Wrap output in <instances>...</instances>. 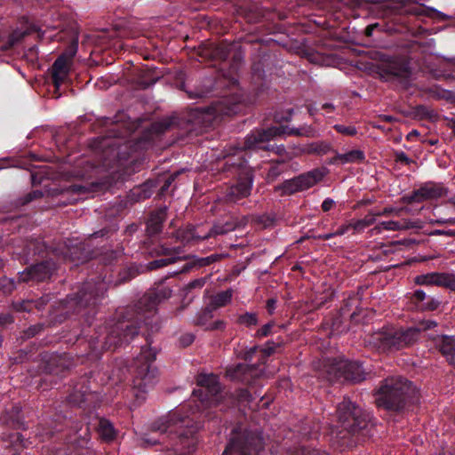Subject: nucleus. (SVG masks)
<instances>
[{
	"mask_svg": "<svg viewBox=\"0 0 455 455\" xmlns=\"http://www.w3.org/2000/svg\"><path fill=\"white\" fill-rule=\"evenodd\" d=\"M326 148H327L326 145H323V144H313V145H311L309 151L310 152H314V153H317V154H321V153H324L326 151Z\"/></svg>",
	"mask_w": 455,
	"mask_h": 455,
	"instance_id": "42",
	"label": "nucleus"
},
{
	"mask_svg": "<svg viewBox=\"0 0 455 455\" xmlns=\"http://www.w3.org/2000/svg\"><path fill=\"white\" fill-rule=\"evenodd\" d=\"M446 188L440 184H426L420 188L413 191L410 196L403 197L405 203L422 202L427 199H435L446 195Z\"/></svg>",
	"mask_w": 455,
	"mask_h": 455,
	"instance_id": "13",
	"label": "nucleus"
},
{
	"mask_svg": "<svg viewBox=\"0 0 455 455\" xmlns=\"http://www.w3.org/2000/svg\"><path fill=\"white\" fill-rule=\"evenodd\" d=\"M276 300L275 299H269L267 301V309L269 314H273L275 309Z\"/></svg>",
	"mask_w": 455,
	"mask_h": 455,
	"instance_id": "48",
	"label": "nucleus"
},
{
	"mask_svg": "<svg viewBox=\"0 0 455 455\" xmlns=\"http://www.w3.org/2000/svg\"><path fill=\"white\" fill-rule=\"evenodd\" d=\"M206 282H207V278L206 277H202V278L195 279V280L189 282L186 285L185 291H192L194 289H201V288H203Z\"/></svg>",
	"mask_w": 455,
	"mask_h": 455,
	"instance_id": "33",
	"label": "nucleus"
},
{
	"mask_svg": "<svg viewBox=\"0 0 455 455\" xmlns=\"http://www.w3.org/2000/svg\"><path fill=\"white\" fill-rule=\"evenodd\" d=\"M205 93L204 92H196V93H191L189 96L190 98H202V97H204Z\"/></svg>",
	"mask_w": 455,
	"mask_h": 455,
	"instance_id": "58",
	"label": "nucleus"
},
{
	"mask_svg": "<svg viewBox=\"0 0 455 455\" xmlns=\"http://www.w3.org/2000/svg\"><path fill=\"white\" fill-rule=\"evenodd\" d=\"M413 296L418 301H424L427 299V295L422 290L415 291Z\"/></svg>",
	"mask_w": 455,
	"mask_h": 455,
	"instance_id": "49",
	"label": "nucleus"
},
{
	"mask_svg": "<svg viewBox=\"0 0 455 455\" xmlns=\"http://www.w3.org/2000/svg\"><path fill=\"white\" fill-rule=\"evenodd\" d=\"M199 388L193 392V401L170 411L149 427L148 432L140 435V445L149 447L157 443L165 445L162 455H192L196 448L195 436L197 425L188 415L220 403L222 395L219 378L215 374H200Z\"/></svg>",
	"mask_w": 455,
	"mask_h": 455,
	"instance_id": "1",
	"label": "nucleus"
},
{
	"mask_svg": "<svg viewBox=\"0 0 455 455\" xmlns=\"http://www.w3.org/2000/svg\"><path fill=\"white\" fill-rule=\"evenodd\" d=\"M416 396L412 384L402 377L385 379L376 394V403L387 410L399 411Z\"/></svg>",
	"mask_w": 455,
	"mask_h": 455,
	"instance_id": "4",
	"label": "nucleus"
},
{
	"mask_svg": "<svg viewBox=\"0 0 455 455\" xmlns=\"http://www.w3.org/2000/svg\"><path fill=\"white\" fill-rule=\"evenodd\" d=\"M40 330V327L38 326H33V327H30L28 331H27V335L28 337L30 336H34L36 333H37Z\"/></svg>",
	"mask_w": 455,
	"mask_h": 455,
	"instance_id": "51",
	"label": "nucleus"
},
{
	"mask_svg": "<svg viewBox=\"0 0 455 455\" xmlns=\"http://www.w3.org/2000/svg\"><path fill=\"white\" fill-rule=\"evenodd\" d=\"M226 326V323L222 320H217L209 325L211 330H223Z\"/></svg>",
	"mask_w": 455,
	"mask_h": 455,
	"instance_id": "46",
	"label": "nucleus"
},
{
	"mask_svg": "<svg viewBox=\"0 0 455 455\" xmlns=\"http://www.w3.org/2000/svg\"><path fill=\"white\" fill-rule=\"evenodd\" d=\"M403 210V208L386 207L383 209L382 212H379L375 214H376V216L390 215V214L399 216Z\"/></svg>",
	"mask_w": 455,
	"mask_h": 455,
	"instance_id": "37",
	"label": "nucleus"
},
{
	"mask_svg": "<svg viewBox=\"0 0 455 455\" xmlns=\"http://www.w3.org/2000/svg\"><path fill=\"white\" fill-rule=\"evenodd\" d=\"M100 436L105 441H111L116 436V430L112 423L105 419H100L98 425Z\"/></svg>",
	"mask_w": 455,
	"mask_h": 455,
	"instance_id": "27",
	"label": "nucleus"
},
{
	"mask_svg": "<svg viewBox=\"0 0 455 455\" xmlns=\"http://www.w3.org/2000/svg\"><path fill=\"white\" fill-rule=\"evenodd\" d=\"M285 133L283 127H270L267 130H257L246 136L243 148L244 149H258L264 148L269 150V147L265 146L264 143L272 139Z\"/></svg>",
	"mask_w": 455,
	"mask_h": 455,
	"instance_id": "10",
	"label": "nucleus"
},
{
	"mask_svg": "<svg viewBox=\"0 0 455 455\" xmlns=\"http://www.w3.org/2000/svg\"><path fill=\"white\" fill-rule=\"evenodd\" d=\"M334 204H335V202L332 199L326 198L323 200V202L322 204V209L323 212H328L333 207Z\"/></svg>",
	"mask_w": 455,
	"mask_h": 455,
	"instance_id": "47",
	"label": "nucleus"
},
{
	"mask_svg": "<svg viewBox=\"0 0 455 455\" xmlns=\"http://www.w3.org/2000/svg\"><path fill=\"white\" fill-rule=\"evenodd\" d=\"M12 438L15 439L16 441H20V435L19 433H15L12 435Z\"/></svg>",
	"mask_w": 455,
	"mask_h": 455,
	"instance_id": "61",
	"label": "nucleus"
},
{
	"mask_svg": "<svg viewBox=\"0 0 455 455\" xmlns=\"http://www.w3.org/2000/svg\"><path fill=\"white\" fill-rule=\"evenodd\" d=\"M350 229H353V223L352 221L348 222V223H346V224H343L341 225L336 231V235L337 236H340V235H343L345 234H347Z\"/></svg>",
	"mask_w": 455,
	"mask_h": 455,
	"instance_id": "41",
	"label": "nucleus"
},
{
	"mask_svg": "<svg viewBox=\"0 0 455 455\" xmlns=\"http://www.w3.org/2000/svg\"><path fill=\"white\" fill-rule=\"evenodd\" d=\"M273 353H274L273 347H267V348L263 349V354L265 356H269Z\"/></svg>",
	"mask_w": 455,
	"mask_h": 455,
	"instance_id": "55",
	"label": "nucleus"
},
{
	"mask_svg": "<svg viewBox=\"0 0 455 455\" xmlns=\"http://www.w3.org/2000/svg\"><path fill=\"white\" fill-rule=\"evenodd\" d=\"M237 323L241 325L251 327L258 323V316L256 313L246 312L240 315L237 319Z\"/></svg>",
	"mask_w": 455,
	"mask_h": 455,
	"instance_id": "31",
	"label": "nucleus"
},
{
	"mask_svg": "<svg viewBox=\"0 0 455 455\" xmlns=\"http://www.w3.org/2000/svg\"><path fill=\"white\" fill-rule=\"evenodd\" d=\"M233 291L232 290H226L220 291L212 297L211 301L209 302L207 308L211 311L216 310L220 307H225L229 304L232 300Z\"/></svg>",
	"mask_w": 455,
	"mask_h": 455,
	"instance_id": "26",
	"label": "nucleus"
},
{
	"mask_svg": "<svg viewBox=\"0 0 455 455\" xmlns=\"http://www.w3.org/2000/svg\"><path fill=\"white\" fill-rule=\"evenodd\" d=\"M396 156H397V159L400 162H403V163H405V164H409L410 163V158L403 152L397 153Z\"/></svg>",
	"mask_w": 455,
	"mask_h": 455,
	"instance_id": "50",
	"label": "nucleus"
},
{
	"mask_svg": "<svg viewBox=\"0 0 455 455\" xmlns=\"http://www.w3.org/2000/svg\"><path fill=\"white\" fill-rule=\"evenodd\" d=\"M12 321V319L11 315H5L4 316L0 315V323H10Z\"/></svg>",
	"mask_w": 455,
	"mask_h": 455,
	"instance_id": "53",
	"label": "nucleus"
},
{
	"mask_svg": "<svg viewBox=\"0 0 455 455\" xmlns=\"http://www.w3.org/2000/svg\"><path fill=\"white\" fill-rule=\"evenodd\" d=\"M0 284L4 288V292H10L14 288V283L10 279L2 280Z\"/></svg>",
	"mask_w": 455,
	"mask_h": 455,
	"instance_id": "43",
	"label": "nucleus"
},
{
	"mask_svg": "<svg viewBox=\"0 0 455 455\" xmlns=\"http://www.w3.org/2000/svg\"><path fill=\"white\" fill-rule=\"evenodd\" d=\"M284 151H285V148H284V147H283V146H282V145H281V146L276 147V152H277L278 154H282V153H283V152H284Z\"/></svg>",
	"mask_w": 455,
	"mask_h": 455,
	"instance_id": "60",
	"label": "nucleus"
},
{
	"mask_svg": "<svg viewBox=\"0 0 455 455\" xmlns=\"http://www.w3.org/2000/svg\"><path fill=\"white\" fill-rule=\"evenodd\" d=\"M416 283L419 285H438L445 287H455V275L445 273L432 272L420 275L415 278Z\"/></svg>",
	"mask_w": 455,
	"mask_h": 455,
	"instance_id": "18",
	"label": "nucleus"
},
{
	"mask_svg": "<svg viewBox=\"0 0 455 455\" xmlns=\"http://www.w3.org/2000/svg\"><path fill=\"white\" fill-rule=\"evenodd\" d=\"M436 325V322L433 320H424L417 326L406 329L386 326L373 332L370 336L368 343L379 351L395 352L414 344L422 331L432 329Z\"/></svg>",
	"mask_w": 455,
	"mask_h": 455,
	"instance_id": "2",
	"label": "nucleus"
},
{
	"mask_svg": "<svg viewBox=\"0 0 455 455\" xmlns=\"http://www.w3.org/2000/svg\"><path fill=\"white\" fill-rule=\"evenodd\" d=\"M156 351L148 345L143 346L132 363V386L138 400H144L146 394L157 382V369L153 365Z\"/></svg>",
	"mask_w": 455,
	"mask_h": 455,
	"instance_id": "3",
	"label": "nucleus"
},
{
	"mask_svg": "<svg viewBox=\"0 0 455 455\" xmlns=\"http://www.w3.org/2000/svg\"><path fill=\"white\" fill-rule=\"evenodd\" d=\"M386 70L393 76V78L399 80L404 85L409 83L411 71L406 63L402 61H392L388 63Z\"/></svg>",
	"mask_w": 455,
	"mask_h": 455,
	"instance_id": "22",
	"label": "nucleus"
},
{
	"mask_svg": "<svg viewBox=\"0 0 455 455\" xmlns=\"http://www.w3.org/2000/svg\"><path fill=\"white\" fill-rule=\"evenodd\" d=\"M42 193L39 192V191H35L33 194H29L28 196V198H27V202H30L31 200H33L34 198L37 197L38 196H41Z\"/></svg>",
	"mask_w": 455,
	"mask_h": 455,
	"instance_id": "54",
	"label": "nucleus"
},
{
	"mask_svg": "<svg viewBox=\"0 0 455 455\" xmlns=\"http://www.w3.org/2000/svg\"><path fill=\"white\" fill-rule=\"evenodd\" d=\"M417 222H412L409 220H403L401 221L387 220L378 223L371 230V235L380 234L383 230L397 231L407 230L411 228H419Z\"/></svg>",
	"mask_w": 455,
	"mask_h": 455,
	"instance_id": "21",
	"label": "nucleus"
},
{
	"mask_svg": "<svg viewBox=\"0 0 455 455\" xmlns=\"http://www.w3.org/2000/svg\"><path fill=\"white\" fill-rule=\"evenodd\" d=\"M440 302L437 299H430L429 301H427L423 307L429 310H435L438 307Z\"/></svg>",
	"mask_w": 455,
	"mask_h": 455,
	"instance_id": "45",
	"label": "nucleus"
},
{
	"mask_svg": "<svg viewBox=\"0 0 455 455\" xmlns=\"http://www.w3.org/2000/svg\"><path fill=\"white\" fill-rule=\"evenodd\" d=\"M446 221H447V224H455V219L454 218L446 219Z\"/></svg>",
	"mask_w": 455,
	"mask_h": 455,
	"instance_id": "64",
	"label": "nucleus"
},
{
	"mask_svg": "<svg viewBox=\"0 0 455 455\" xmlns=\"http://www.w3.org/2000/svg\"><path fill=\"white\" fill-rule=\"evenodd\" d=\"M174 261H175L174 258H166V259H156V260H154V261H152L150 263V267L151 268H160V267H163L167 266L169 264H172Z\"/></svg>",
	"mask_w": 455,
	"mask_h": 455,
	"instance_id": "36",
	"label": "nucleus"
},
{
	"mask_svg": "<svg viewBox=\"0 0 455 455\" xmlns=\"http://www.w3.org/2000/svg\"><path fill=\"white\" fill-rule=\"evenodd\" d=\"M376 220V214L369 213L363 219L352 221L353 230L356 233L363 231Z\"/></svg>",
	"mask_w": 455,
	"mask_h": 455,
	"instance_id": "30",
	"label": "nucleus"
},
{
	"mask_svg": "<svg viewBox=\"0 0 455 455\" xmlns=\"http://www.w3.org/2000/svg\"><path fill=\"white\" fill-rule=\"evenodd\" d=\"M171 249L170 248H167V247H162L161 248V252L164 255H170L171 254Z\"/></svg>",
	"mask_w": 455,
	"mask_h": 455,
	"instance_id": "59",
	"label": "nucleus"
},
{
	"mask_svg": "<svg viewBox=\"0 0 455 455\" xmlns=\"http://www.w3.org/2000/svg\"><path fill=\"white\" fill-rule=\"evenodd\" d=\"M334 236H337L335 232H332V233H327V234H324V235H322V237H323V239H325V240H329V239H331V238H332V237H334Z\"/></svg>",
	"mask_w": 455,
	"mask_h": 455,
	"instance_id": "56",
	"label": "nucleus"
},
{
	"mask_svg": "<svg viewBox=\"0 0 455 455\" xmlns=\"http://www.w3.org/2000/svg\"><path fill=\"white\" fill-rule=\"evenodd\" d=\"M170 126V123L167 121L157 122L153 124L152 130L156 132H164Z\"/></svg>",
	"mask_w": 455,
	"mask_h": 455,
	"instance_id": "39",
	"label": "nucleus"
},
{
	"mask_svg": "<svg viewBox=\"0 0 455 455\" xmlns=\"http://www.w3.org/2000/svg\"><path fill=\"white\" fill-rule=\"evenodd\" d=\"M264 448V441L260 433L234 431L223 455H258Z\"/></svg>",
	"mask_w": 455,
	"mask_h": 455,
	"instance_id": "6",
	"label": "nucleus"
},
{
	"mask_svg": "<svg viewBox=\"0 0 455 455\" xmlns=\"http://www.w3.org/2000/svg\"><path fill=\"white\" fill-rule=\"evenodd\" d=\"M166 218V208L153 212L147 223V231L149 235H155L162 231V225Z\"/></svg>",
	"mask_w": 455,
	"mask_h": 455,
	"instance_id": "24",
	"label": "nucleus"
},
{
	"mask_svg": "<svg viewBox=\"0 0 455 455\" xmlns=\"http://www.w3.org/2000/svg\"><path fill=\"white\" fill-rule=\"evenodd\" d=\"M28 34V30L16 29L14 30L8 40L0 44V51L5 52L18 44L26 35Z\"/></svg>",
	"mask_w": 455,
	"mask_h": 455,
	"instance_id": "28",
	"label": "nucleus"
},
{
	"mask_svg": "<svg viewBox=\"0 0 455 455\" xmlns=\"http://www.w3.org/2000/svg\"><path fill=\"white\" fill-rule=\"evenodd\" d=\"M330 380H348L360 382L365 379V371L361 363L347 359L333 362L327 370Z\"/></svg>",
	"mask_w": 455,
	"mask_h": 455,
	"instance_id": "8",
	"label": "nucleus"
},
{
	"mask_svg": "<svg viewBox=\"0 0 455 455\" xmlns=\"http://www.w3.org/2000/svg\"><path fill=\"white\" fill-rule=\"evenodd\" d=\"M69 401H70L71 403H73L76 404V405H80V404H81V403H83V402H84V398H82V399L78 400V399H76V395L74 394V395H71L69 396Z\"/></svg>",
	"mask_w": 455,
	"mask_h": 455,
	"instance_id": "52",
	"label": "nucleus"
},
{
	"mask_svg": "<svg viewBox=\"0 0 455 455\" xmlns=\"http://www.w3.org/2000/svg\"><path fill=\"white\" fill-rule=\"evenodd\" d=\"M75 51L70 54H62L53 63L51 73L54 86L58 89L66 80L70 70V65Z\"/></svg>",
	"mask_w": 455,
	"mask_h": 455,
	"instance_id": "14",
	"label": "nucleus"
},
{
	"mask_svg": "<svg viewBox=\"0 0 455 455\" xmlns=\"http://www.w3.org/2000/svg\"><path fill=\"white\" fill-rule=\"evenodd\" d=\"M215 112L220 115H233L239 111V107L236 103H230L227 99L220 100L215 107Z\"/></svg>",
	"mask_w": 455,
	"mask_h": 455,
	"instance_id": "29",
	"label": "nucleus"
},
{
	"mask_svg": "<svg viewBox=\"0 0 455 455\" xmlns=\"http://www.w3.org/2000/svg\"><path fill=\"white\" fill-rule=\"evenodd\" d=\"M172 291L168 286H158L145 294L139 301L137 321L148 324V319L156 312L157 305L171 297Z\"/></svg>",
	"mask_w": 455,
	"mask_h": 455,
	"instance_id": "9",
	"label": "nucleus"
},
{
	"mask_svg": "<svg viewBox=\"0 0 455 455\" xmlns=\"http://www.w3.org/2000/svg\"><path fill=\"white\" fill-rule=\"evenodd\" d=\"M289 134L299 135V136H314L315 131L311 127L291 129L288 132Z\"/></svg>",
	"mask_w": 455,
	"mask_h": 455,
	"instance_id": "34",
	"label": "nucleus"
},
{
	"mask_svg": "<svg viewBox=\"0 0 455 455\" xmlns=\"http://www.w3.org/2000/svg\"><path fill=\"white\" fill-rule=\"evenodd\" d=\"M334 129L344 135L354 136L357 133V130L353 125L335 124Z\"/></svg>",
	"mask_w": 455,
	"mask_h": 455,
	"instance_id": "32",
	"label": "nucleus"
},
{
	"mask_svg": "<svg viewBox=\"0 0 455 455\" xmlns=\"http://www.w3.org/2000/svg\"><path fill=\"white\" fill-rule=\"evenodd\" d=\"M419 135V132L415 130H413L412 132H411L409 134H408V137L411 138L412 136H417Z\"/></svg>",
	"mask_w": 455,
	"mask_h": 455,
	"instance_id": "62",
	"label": "nucleus"
},
{
	"mask_svg": "<svg viewBox=\"0 0 455 455\" xmlns=\"http://www.w3.org/2000/svg\"><path fill=\"white\" fill-rule=\"evenodd\" d=\"M364 160V153L360 149L350 150L344 154H337L333 158L334 164L361 163Z\"/></svg>",
	"mask_w": 455,
	"mask_h": 455,
	"instance_id": "25",
	"label": "nucleus"
},
{
	"mask_svg": "<svg viewBox=\"0 0 455 455\" xmlns=\"http://www.w3.org/2000/svg\"><path fill=\"white\" fill-rule=\"evenodd\" d=\"M323 108L328 109L329 112H331L334 109V107L331 103H325L323 105Z\"/></svg>",
	"mask_w": 455,
	"mask_h": 455,
	"instance_id": "57",
	"label": "nucleus"
},
{
	"mask_svg": "<svg viewBox=\"0 0 455 455\" xmlns=\"http://www.w3.org/2000/svg\"><path fill=\"white\" fill-rule=\"evenodd\" d=\"M251 187L252 179L251 176L240 179L235 186L228 188L226 200L228 202H236L241 198L247 197L251 193Z\"/></svg>",
	"mask_w": 455,
	"mask_h": 455,
	"instance_id": "19",
	"label": "nucleus"
},
{
	"mask_svg": "<svg viewBox=\"0 0 455 455\" xmlns=\"http://www.w3.org/2000/svg\"><path fill=\"white\" fill-rule=\"evenodd\" d=\"M337 418L339 423V426L337 427V435H340L342 438L346 437L344 432L355 435L366 427V417L363 416L361 410L348 399H344L339 403Z\"/></svg>",
	"mask_w": 455,
	"mask_h": 455,
	"instance_id": "5",
	"label": "nucleus"
},
{
	"mask_svg": "<svg viewBox=\"0 0 455 455\" xmlns=\"http://www.w3.org/2000/svg\"><path fill=\"white\" fill-rule=\"evenodd\" d=\"M124 281L125 278H123L120 281H114L109 278L107 279L106 277L98 281L92 279L91 281H87L84 283L76 298L71 299L74 300V305L79 307L95 306L98 303V300L104 297L109 284L117 285Z\"/></svg>",
	"mask_w": 455,
	"mask_h": 455,
	"instance_id": "7",
	"label": "nucleus"
},
{
	"mask_svg": "<svg viewBox=\"0 0 455 455\" xmlns=\"http://www.w3.org/2000/svg\"><path fill=\"white\" fill-rule=\"evenodd\" d=\"M65 360H66V355L65 356H59V355H54L52 357H51L50 359V370L51 371H55V370L52 369V366L54 365L55 363L57 364V367H62V368H68V365L65 364Z\"/></svg>",
	"mask_w": 455,
	"mask_h": 455,
	"instance_id": "35",
	"label": "nucleus"
},
{
	"mask_svg": "<svg viewBox=\"0 0 455 455\" xmlns=\"http://www.w3.org/2000/svg\"><path fill=\"white\" fill-rule=\"evenodd\" d=\"M138 326H133L130 322H121L113 329L107 338L106 345L111 347L122 346L130 342L138 334Z\"/></svg>",
	"mask_w": 455,
	"mask_h": 455,
	"instance_id": "11",
	"label": "nucleus"
},
{
	"mask_svg": "<svg viewBox=\"0 0 455 455\" xmlns=\"http://www.w3.org/2000/svg\"><path fill=\"white\" fill-rule=\"evenodd\" d=\"M68 249H67V251L63 252L64 254V258H70L71 260L75 261V260H81L82 259L77 256V253H76V250L77 248L76 247H69V245H67Z\"/></svg>",
	"mask_w": 455,
	"mask_h": 455,
	"instance_id": "38",
	"label": "nucleus"
},
{
	"mask_svg": "<svg viewBox=\"0 0 455 455\" xmlns=\"http://www.w3.org/2000/svg\"><path fill=\"white\" fill-rule=\"evenodd\" d=\"M229 228H224L222 227H214L210 233L200 235L196 234V228L193 226H188L184 229H179L177 231V238L183 243H188L195 239H206L212 235H222L227 233Z\"/></svg>",
	"mask_w": 455,
	"mask_h": 455,
	"instance_id": "20",
	"label": "nucleus"
},
{
	"mask_svg": "<svg viewBox=\"0 0 455 455\" xmlns=\"http://www.w3.org/2000/svg\"><path fill=\"white\" fill-rule=\"evenodd\" d=\"M435 222L438 224H447L446 219L437 220Z\"/></svg>",
	"mask_w": 455,
	"mask_h": 455,
	"instance_id": "63",
	"label": "nucleus"
},
{
	"mask_svg": "<svg viewBox=\"0 0 455 455\" xmlns=\"http://www.w3.org/2000/svg\"><path fill=\"white\" fill-rule=\"evenodd\" d=\"M323 175L324 172L318 169L310 171L306 174L299 175L290 181L288 184V190L292 193L297 190L307 189L319 182L323 179Z\"/></svg>",
	"mask_w": 455,
	"mask_h": 455,
	"instance_id": "17",
	"label": "nucleus"
},
{
	"mask_svg": "<svg viewBox=\"0 0 455 455\" xmlns=\"http://www.w3.org/2000/svg\"><path fill=\"white\" fill-rule=\"evenodd\" d=\"M273 326H274L273 323H266L259 330H258L257 336L258 337H266V336H267L270 333L271 329H272Z\"/></svg>",
	"mask_w": 455,
	"mask_h": 455,
	"instance_id": "40",
	"label": "nucleus"
},
{
	"mask_svg": "<svg viewBox=\"0 0 455 455\" xmlns=\"http://www.w3.org/2000/svg\"><path fill=\"white\" fill-rule=\"evenodd\" d=\"M53 270V265L45 261L34 265L20 273V279L23 282H41L49 278Z\"/></svg>",
	"mask_w": 455,
	"mask_h": 455,
	"instance_id": "16",
	"label": "nucleus"
},
{
	"mask_svg": "<svg viewBox=\"0 0 455 455\" xmlns=\"http://www.w3.org/2000/svg\"><path fill=\"white\" fill-rule=\"evenodd\" d=\"M227 375L232 379L246 384H251L257 378L263 376L264 372L256 365L238 363L236 365L229 366L227 370Z\"/></svg>",
	"mask_w": 455,
	"mask_h": 455,
	"instance_id": "12",
	"label": "nucleus"
},
{
	"mask_svg": "<svg viewBox=\"0 0 455 455\" xmlns=\"http://www.w3.org/2000/svg\"><path fill=\"white\" fill-rule=\"evenodd\" d=\"M382 7L387 15L403 12L422 15L425 12L424 6L415 4L411 0H394L384 3Z\"/></svg>",
	"mask_w": 455,
	"mask_h": 455,
	"instance_id": "15",
	"label": "nucleus"
},
{
	"mask_svg": "<svg viewBox=\"0 0 455 455\" xmlns=\"http://www.w3.org/2000/svg\"><path fill=\"white\" fill-rule=\"evenodd\" d=\"M432 235H446V236H451V237L454 236L455 237V230H451V229H449V230L436 229V230L432 232Z\"/></svg>",
	"mask_w": 455,
	"mask_h": 455,
	"instance_id": "44",
	"label": "nucleus"
},
{
	"mask_svg": "<svg viewBox=\"0 0 455 455\" xmlns=\"http://www.w3.org/2000/svg\"><path fill=\"white\" fill-rule=\"evenodd\" d=\"M436 344L449 363L455 367V338L442 336L438 339Z\"/></svg>",
	"mask_w": 455,
	"mask_h": 455,
	"instance_id": "23",
	"label": "nucleus"
}]
</instances>
